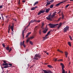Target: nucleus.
Returning <instances> with one entry per match:
<instances>
[{
    "mask_svg": "<svg viewBox=\"0 0 73 73\" xmlns=\"http://www.w3.org/2000/svg\"><path fill=\"white\" fill-rule=\"evenodd\" d=\"M60 65L62 66V73H68L67 71L65 72V70H64V68H65V67L64 66V64H63V63H61Z\"/></svg>",
    "mask_w": 73,
    "mask_h": 73,
    "instance_id": "1",
    "label": "nucleus"
},
{
    "mask_svg": "<svg viewBox=\"0 0 73 73\" xmlns=\"http://www.w3.org/2000/svg\"><path fill=\"white\" fill-rule=\"evenodd\" d=\"M58 25V24L54 25L51 24V23H50L49 24V25L50 26V28H53L56 27V26H57V25Z\"/></svg>",
    "mask_w": 73,
    "mask_h": 73,
    "instance_id": "2",
    "label": "nucleus"
},
{
    "mask_svg": "<svg viewBox=\"0 0 73 73\" xmlns=\"http://www.w3.org/2000/svg\"><path fill=\"white\" fill-rule=\"evenodd\" d=\"M54 17V15H52L51 16L50 15H49L48 17H46V19L48 20H52V19L53 18V17Z\"/></svg>",
    "mask_w": 73,
    "mask_h": 73,
    "instance_id": "3",
    "label": "nucleus"
},
{
    "mask_svg": "<svg viewBox=\"0 0 73 73\" xmlns=\"http://www.w3.org/2000/svg\"><path fill=\"white\" fill-rule=\"evenodd\" d=\"M69 26H66L64 28V32H66L67 31H69Z\"/></svg>",
    "mask_w": 73,
    "mask_h": 73,
    "instance_id": "4",
    "label": "nucleus"
},
{
    "mask_svg": "<svg viewBox=\"0 0 73 73\" xmlns=\"http://www.w3.org/2000/svg\"><path fill=\"white\" fill-rule=\"evenodd\" d=\"M43 72H44V73H53L52 71L49 70H44Z\"/></svg>",
    "mask_w": 73,
    "mask_h": 73,
    "instance_id": "5",
    "label": "nucleus"
},
{
    "mask_svg": "<svg viewBox=\"0 0 73 73\" xmlns=\"http://www.w3.org/2000/svg\"><path fill=\"white\" fill-rule=\"evenodd\" d=\"M44 12V11L41 10L38 13V15H40L41 14V13H43Z\"/></svg>",
    "mask_w": 73,
    "mask_h": 73,
    "instance_id": "6",
    "label": "nucleus"
},
{
    "mask_svg": "<svg viewBox=\"0 0 73 73\" xmlns=\"http://www.w3.org/2000/svg\"><path fill=\"white\" fill-rule=\"evenodd\" d=\"M46 13H48L49 11L50 10V8H48V9H46Z\"/></svg>",
    "mask_w": 73,
    "mask_h": 73,
    "instance_id": "7",
    "label": "nucleus"
},
{
    "mask_svg": "<svg viewBox=\"0 0 73 73\" xmlns=\"http://www.w3.org/2000/svg\"><path fill=\"white\" fill-rule=\"evenodd\" d=\"M35 56L37 57H38V58H41V55L39 54H36Z\"/></svg>",
    "mask_w": 73,
    "mask_h": 73,
    "instance_id": "8",
    "label": "nucleus"
},
{
    "mask_svg": "<svg viewBox=\"0 0 73 73\" xmlns=\"http://www.w3.org/2000/svg\"><path fill=\"white\" fill-rule=\"evenodd\" d=\"M61 25H62V23H60L58 25V27L57 28V29H59L60 28Z\"/></svg>",
    "mask_w": 73,
    "mask_h": 73,
    "instance_id": "9",
    "label": "nucleus"
},
{
    "mask_svg": "<svg viewBox=\"0 0 73 73\" xmlns=\"http://www.w3.org/2000/svg\"><path fill=\"white\" fill-rule=\"evenodd\" d=\"M47 31L48 29H46L43 30V32L44 33H46V32H47Z\"/></svg>",
    "mask_w": 73,
    "mask_h": 73,
    "instance_id": "10",
    "label": "nucleus"
},
{
    "mask_svg": "<svg viewBox=\"0 0 73 73\" xmlns=\"http://www.w3.org/2000/svg\"><path fill=\"white\" fill-rule=\"evenodd\" d=\"M14 27L13 25L12 26H11L10 27V29L11 30L12 32L13 31V27Z\"/></svg>",
    "mask_w": 73,
    "mask_h": 73,
    "instance_id": "11",
    "label": "nucleus"
},
{
    "mask_svg": "<svg viewBox=\"0 0 73 73\" xmlns=\"http://www.w3.org/2000/svg\"><path fill=\"white\" fill-rule=\"evenodd\" d=\"M65 54L66 56V58H67V57H68V53L66 52H65Z\"/></svg>",
    "mask_w": 73,
    "mask_h": 73,
    "instance_id": "12",
    "label": "nucleus"
},
{
    "mask_svg": "<svg viewBox=\"0 0 73 73\" xmlns=\"http://www.w3.org/2000/svg\"><path fill=\"white\" fill-rule=\"evenodd\" d=\"M8 65V64L6 63H3V66H7Z\"/></svg>",
    "mask_w": 73,
    "mask_h": 73,
    "instance_id": "13",
    "label": "nucleus"
},
{
    "mask_svg": "<svg viewBox=\"0 0 73 73\" xmlns=\"http://www.w3.org/2000/svg\"><path fill=\"white\" fill-rule=\"evenodd\" d=\"M37 8V6H36L35 7H32L31 9V10H32V11L35 10V9H36V8Z\"/></svg>",
    "mask_w": 73,
    "mask_h": 73,
    "instance_id": "14",
    "label": "nucleus"
},
{
    "mask_svg": "<svg viewBox=\"0 0 73 73\" xmlns=\"http://www.w3.org/2000/svg\"><path fill=\"white\" fill-rule=\"evenodd\" d=\"M50 4V2H47L46 4V7H47L48 5H49Z\"/></svg>",
    "mask_w": 73,
    "mask_h": 73,
    "instance_id": "15",
    "label": "nucleus"
},
{
    "mask_svg": "<svg viewBox=\"0 0 73 73\" xmlns=\"http://www.w3.org/2000/svg\"><path fill=\"white\" fill-rule=\"evenodd\" d=\"M50 31H49L47 33V35H46L45 37H46L47 36H48V35L50 34Z\"/></svg>",
    "mask_w": 73,
    "mask_h": 73,
    "instance_id": "16",
    "label": "nucleus"
},
{
    "mask_svg": "<svg viewBox=\"0 0 73 73\" xmlns=\"http://www.w3.org/2000/svg\"><path fill=\"white\" fill-rule=\"evenodd\" d=\"M47 66L48 67V68H52L53 67L52 66L50 65H48Z\"/></svg>",
    "mask_w": 73,
    "mask_h": 73,
    "instance_id": "17",
    "label": "nucleus"
},
{
    "mask_svg": "<svg viewBox=\"0 0 73 73\" xmlns=\"http://www.w3.org/2000/svg\"><path fill=\"white\" fill-rule=\"evenodd\" d=\"M36 22V20H32L30 21V23H34V22Z\"/></svg>",
    "mask_w": 73,
    "mask_h": 73,
    "instance_id": "18",
    "label": "nucleus"
},
{
    "mask_svg": "<svg viewBox=\"0 0 73 73\" xmlns=\"http://www.w3.org/2000/svg\"><path fill=\"white\" fill-rule=\"evenodd\" d=\"M34 58L35 60H38V58H37V57L36 56V55H35V56H34Z\"/></svg>",
    "mask_w": 73,
    "mask_h": 73,
    "instance_id": "19",
    "label": "nucleus"
},
{
    "mask_svg": "<svg viewBox=\"0 0 73 73\" xmlns=\"http://www.w3.org/2000/svg\"><path fill=\"white\" fill-rule=\"evenodd\" d=\"M8 67H10V66H6L4 67H3L4 68H8Z\"/></svg>",
    "mask_w": 73,
    "mask_h": 73,
    "instance_id": "20",
    "label": "nucleus"
},
{
    "mask_svg": "<svg viewBox=\"0 0 73 73\" xmlns=\"http://www.w3.org/2000/svg\"><path fill=\"white\" fill-rule=\"evenodd\" d=\"M61 15H62V19H64V14H63V13H61Z\"/></svg>",
    "mask_w": 73,
    "mask_h": 73,
    "instance_id": "21",
    "label": "nucleus"
},
{
    "mask_svg": "<svg viewBox=\"0 0 73 73\" xmlns=\"http://www.w3.org/2000/svg\"><path fill=\"white\" fill-rule=\"evenodd\" d=\"M38 1H37L36 2H35V3L34 5V6H35V5H36V4H38Z\"/></svg>",
    "mask_w": 73,
    "mask_h": 73,
    "instance_id": "22",
    "label": "nucleus"
},
{
    "mask_svg": "<svg viewBox=\"0 0 73 73\" xmlns=\"http://www.w3.org/2000/svg\"><path fill=\"white\" fill-rule=\"evenodd\" d=\"M24 31L23 30V32H22V35H23V38H24Z\"/></svg>",
    "mask_w": 73,
    "mask_h": 73,
    "instance_id": "23",
    "label": "nucleus"
},
{
    "mask_svg": "<svg viewBox=\"0 0 73 73\" xmlns=\"http://www.w3.org/2000/svg\"><path fill=\"white\" fill-rule=\"evenodd\" d=\"M5 48L7 50H9V47H5Z\"/></svg>",
    "mask_w": 73,
    "mask_h": 73,
    "instance_id": "24",
    "label": "nucleus"
},
{
    "mask_svg": "<svg viewBox=\"0 0 73 73\" xmlns=\"http://www.w3.org/2000/svg\"><path fill=\"white\" fill-rule=\"evenodd\" d=\"M68 44L70 46H71V43L70 42H68Z\"/></svg>",
    "mask_w": 73,
    "mask_h": 73,
    "instance_id": "25",
    "label": "nucleus"
},
{
    "mask_svg": "<svg viewBox=\"0 0 73 73\" xmlns=\"http://www.w3.org/2000/svg\"><path fill=\"white\" fill-rule=\"evenodd\" d=\"M25 41H23V46L25 48V44H24V42Z\"/></svg>",
    "mask_w": 73,
    "mask_h": 73,
    "instance_id": "26",
    "label": "nucleus"
},
{
    "mask_svg": "<svg viewBox=\"0 0 73 73\" xmlns=\"http://www.w3.org/2000/svg\"><path fill=\"white\" fill-rule=\"evenodd\" d=\"M53 5H50V8H52L53 7Z\"/></svg>",
    "mask_w": 73,
    "mask_h": 73,
    "instance_id": "27",
    "label": "nucleus"
},
{
    "mask_svg": "<svg viewBox=\"0 0 73 73\" xmlns=\"http://www.w3.org/2000/svg\"><path fill=\"white\" fill-rule=\"evenodd\" d=\"M57 50L58 52H60V53H63L62 51H60V50H59V49L58 50Z\"/></svg>",
    "mask_w": 73,
    "mask_h": 73,
    "instance_id": "28",
    "label": "nucleus"
},
{
    "mask_svg": "<svg viewBox=\"0 0 73 73\" xmlns=\"http://www.w3.org/2000/svg\"><path fill=\"white\" fill-rule=\"evenodd\" d=\"M29 40H30V38H29L28 39H27V42H28L29 41Z\"/></svg>",
    "mask_w": 73,
    "mask_h": 73,
    "instance_id": "29",
    "label": "nucleus"
},
{
    "mask_svg": "<svg viewBox=\"0 0 73 73\" xmlns=\"http://www.w3.org/2000/svg\"><path fill=\"white\" fill-rule=\"evenodd\" d=\"M69 38H70L71 40H72V37L71 36H69Z\"/></svg>",
    "mask_w": 73,
    "mask_h": 73,
    "instance_id": "30",
    "label": "nucleus"
},
{
    "mask_svg": "<svg viewBox=\"0 0 73 73\" xmlns=\"http://www.w3.org/2000/svg\"><path fill=\"white\" fill-rule=\"evenodd\" d=\"M56 12H55L54 13H53V15L54 16H55V15H56Z\"/></svg>",
    "mask_w": 73,
    "mask_h": 73,
    "instance_id": "31",
    "label": "nucleus"
},
{
    "mask_svg": "<svg viewBox=\"0 0 73 73\" xmlns=\"http://www.w3.org/2000/svg\"><path fill=\"white\" fill-rule=\"evenodd\" d=\"M20 45H23L24 46V44H23V43L21 42L20 43Z\"/></svg>",
    "mask_w": 73,
    "mask_h": 73,
    "instance_id": "32",
    "label": "nucleus"
},
{
    "mask_svg": "<svg viewBox=\"0 0 73 73\" xmlns=\"http://www.w3.org/2000/svg\"><path fill=\"white\" fill-rule=\"evenodd\" d=\"M69 4L67 5L65 7V8H67L68 7H69Z\"/></svg>",
    "mask_w": 73,
    "mask_h": 73,
    "instance_id": "33",
    "label": "nucleus"
},
{
    "mask_svg": "<svg viewBox=\"0 0 73 73\" xmlns=\"http://www.w3.org/2000/svg\"><path fill=\"white\" fill-rule=\"evenodd\" d=\"M12 50V48H10L9 50V52H11V51Z\"/></svg>",
    "mask_w": 73,
    "mask_h": 73,
    "instance_id": "34",
    "label": "nucleus"
},
{
    "mask_svg": "<svg viewBox=\"0 0 73 73\" xmlns=\"http://www.w3.org/2000/svg\"><path fill=\"white\" fill-rule=\"evenodd\" d=\"M57 58H55L53 60V61H57Z\"/></svg>",
    "mask_w": 73,
    "mask_h": 73,
    "instance_id": "35",
    "label": "nucleus"
},
{
    "mask_svg": "<svg viewBox=\"0 0 73 73\" xmlns=\"http://www.w3.org/2000/svg\"><path fill=\"white\" fill-rule=\"evenodd\" d=\"M60 5V3H58L57 4H56V6H58V5Z\"/></svg>",
    "mask_w": 73,
    "mask_h": 73,
    "instance_id": "36",
    "label": "nucleus"
},
{
    "mask_svg": "<svg viewBox=\"0 0 73 73\" xmlns=\"http://www.w3.org/2000/svg\"><path fill=\"white\" fill-rule=\"evenodd\" d=\"M37 28H38V27L36 26L34 30H37Z\"/></svg>",
    "mask_w": 73,
    "mask_h": 73,
    "instance_id": "37",
    "label": "nucleus"
},
{
    "mask_svg": "<svg viewBox=\"0 0 73 73\" xmlns=\"http://www.w3.org/2000/svg\"><path fill=\"white\" fill-rule=\"evenodd\" d=\"M39 33L40 35H41V30H40Z\"/></svg>",
    "mask_w": 73,
    "mask_h": 73,
    "instance_id": "38",
    "label": "nucleus"
},
{
    "mask_svg": "<svg viewBox=\"0 0 73 73\" xmlns=\"http://www.w3.org/2000/svg\"><path fill=\"white\" fill-rule=\"evenodd\" d=\"M58 61H63V60L62 59H60V60H58Z\"/></svg>",
    "mask_w": 73,
    "mask_h": 73,
    "instance_id": "39",
    "label": "nucleus"
},
{
    "mask_svg": "<svg viewBox=\"0 0 73 73\" xmlns=\"http://www.w3.org/2000/svg\"><path fill=\"white\" fill-rule=\"evenodd\" d=\"M34 38V36H31L30 38H29L30 39H31V38Z\"/></svg>",
    "mask_w": 73,
    "mask_h": 73,
    "instance_id": "40",
    "label": "nucleus"
},
{
    "mask_svg": "<svg viewBox=\"0 0 73 73\" xmlns=\"http://www.w3.org/2000/svg\"><path fill=\"white\" fill-rule=\"evenodd\" d=\"M30 34H31V32L27 34V35H28V36H29V35H30Z\"/></svg>",
    "mask_w": 73,
    "mask_h": 73,
    "instance_id": "41",
    "label": "nucleus"
},
{
    "mask_svg": "<svg viewBox=\"0 0 73 73\" xmlns=\"http://www.w3.org/2000/svg\"><path fill=\"white\" fill-rule=\"evenodd\" d=\"M61 17H60V18H59L58 19V21H60V19H61Z\"/></svg>",
    "mask_w": 73,
    "mask_h": 73,
    "instance_id": "42",
    "label": "nucleus"
},
{
    "mask_svg": "<svg viewBox=\"0 0 73 73\" xmlns=\"http://www.w3.org/2000/svg\"><path fill=\"white\" fill-rule=\"evenodd\" d=\"M30 43L31 44V45H33V43L31 41H30Z\"/></svg>",
    "mask_w": 73,
    "mask_h": 73,
    "instance_id": "43",
    "label": "nucleus"
},
{
    "mask_svg": "<svg viewBox=\"0 0 73 73\" xmlns=\"http://www.w3.org/2000/svg\"><path fill=\"white\" fill-rule=\"evenodd\" d=\"M8 65H10V66H12V64H8Z\"/></svg>",
    "mask_w": 73,
    "mask_h": 73,
    "instance_id": "44",
    "label": "nucleus"
},
{
    "mask_svg": "<svg viewBox=\"0 0 73 73\" xmlns=\"http://www.w3.org/2000/svg\"><path fill=\"white\" fill-rule=\"evenodd\" d=\"M36 23H37L38 22V23H40V21L39 20V21H37L36 20Z\"/></svg>",
    "mask_w": 73,
    "mask_h": 73,
    "instance_id": "45",
    "label": "nucleus"
},
{
    "mask_svg": "<svg viewBox=\"0 0 73 73\" xmlns=\"http://www.w3.org/2000/svg\"><path fill=\"white\" fill-rule=\"evenodd\" d=\"M2 45H3V47H5V45L4 44H2Z\"/></svg>",
    "mask_w": 73,
    "mask_h": 73,
    "instance_id": "46",
    "label": "nucleus"
},
{
    "mask_svg": "<svg viewBox=\"0 0 73 73\" xmlns=\"http://www.w3.org/2000/svg\"><path fill=\"white\" fill-rule=\"evenodd\" d=\"M3 62L4 63V64H5V63H6V61H3Z\"/></svg>",
    "mask_w": 73,
    "mask_h": 73,
    "instance_id": "47",
    "label": "nucleus"
},
{
    "mask_svg": "<svg viewBox=\"0 0 73 73\" xmlns=\"http://www.w3.org/2000/svg\"><path fill=\"white\" fill-rule=\"evenodd\" d=\"M3 8V6H0V8Z\"/></svg>",
    "mask_w": 73,
    "mask_h": 73,
    "instance_id": "48",
    "label": "nucleus"
},
{
    "mask_svg": "<svg viewBox=\"0 0 73 73\" xmlns=\"http://www.w3.org/2000/svg\"><path fill=\"white\" fill-rule=\"evenodd\" d=\"M53 1H50V2H52V3Z\"/></svg>",
    "mask_w": 73,
    "mask_h": 73,
    "instance_id": "49",
    "label": "nucleus"
},
{
    "mask_svg": "<svg viewBox=\"0 0 73 73\" xmlns=\"http://www.w3.org/2000/svg\"><path fill=\"white\" fill-rule=\"evenodd\" d=\"M2 19H3L4 20V17H3V15H2Z\"/></svg>",
    "mask_w": 73,
    "mask_h": 73,
    "instance_id": "50",
    "label": "nucleus"
},
{
    "mask_svg": "<svg viewBox=\"0 0 73 73\" xmlns=\"http://www.w3.org/2000/svg\"><path fill=\"white\" fill-rule=\"evenodd\" d=\"M13 20L15 21H16V19H13Z\"/></svg>",
    "mask_w": 73,
    "mask_h": 73,
    "instance_id": "51",
    "label": "nucleus"
},
{
    "mask_svg": "<svg viewBox=\"0 0 73 73\" xmlns=\"http://www.w3.org/2000/svg\"><path fill=\"white\" fill-rule=\"evenodd\" d=\"M22 2L23 3H25V1H23Z\"/></svg>",
    "mask_w": 73,
    "mask_h": 73,
    "instance_id": "52",
    "label": "nucleus"
},
{
    "mask_svg": "<svg viewBox=\"0 0 73 73\" xmlns=\"http://www.w3.org/2000/svg\"><path fill=\"white\" fill-rule=\"evenodd\" d=\"M44 23H42V27H43V26H44Z\"/></svg>",
    "mask_w": 73,
    "mask_h": 73,
    "instance_id": "53",
    "label": "nucleus"
},
{
    "mask_svg": "<svg viewBox=\"0 0 73 73\" xmlns=\"http://www.w3.org/2000/svg\"><path fill=\"white\" fill-rule=\"evenodd\" d=\"M28 36H29V35H26V37H28Z\"/></svg>",
    "mask_w": 73,
    "mask_h": 73,
    "instance_id": "54",
    "label": "nucleus"
},
{
    "mask_svg": "<svg viewBox=\"0 0 73 73\" xmlns=\"http://www.w3.org/2000/svg\"><path fill=\"white\" fill-rule=\"evenodd\" d=\"M11 35H13V32L11 33Z\"/></svg>",
    "mask_w": 73,
    "mask_h": 73,
    "instance_id": "55",
    "label": "nucleus"
},
{
    "mask_svg": "<svg viewBox=\"0 0 73 73\" xmlns=\"http://www.w3.org/2000/svg\"><path fill=\"white\" fill-rule=\"evenodd\" d=\"M25 30H26V28H25L24 29V30H23V31H25Z\"/></svg>",
    "mask_w": 73,
    "mask_h": 73,
    "instance_id": "56",
    "label": "nucleus"
},
{
    "mask_svg": "<svg viewBox=\"0 0 73 73\" xmlns=\"http://www.w3.org/2000/svg\"><path fill=\"white\" fill-rule=\"evenodd\" d=\"M31 22H30L29 23V25H30V24H31Z\"/></svg>",
    "mask_w": 73,
    "mask_h": 73,
    "instance_id": "57",
    "label": "nucleus"
},
{
    "mask_svg": "<svg viewBox=\"0 0 73 73\" xmlns=\"http://www.w3.org/2000/svg\"><path fill=\"white\" fill-rule=\"evenodd\" d=\"M1 68H2V70H3V67H1Z\"/></svg>",
    "mask_w": 73,
    "mask_h": 73,
    "instance_id": "58",
    "label": "nucleus"
},
{
    "mask_svg": "<svg viewBox=\"0 0 73 73\" xmlns=\"http://www.w3.org/2000/svg\"><path fill=\"white\" fill-rule=\"evenodd\" d=\"M46 54H47V55H48V54H49V53H46Z\"/></svg>",
    "mask_w": 73,
    "mask_h": 73,
    "instance_id": "59",
    "label": "nucleus"
},
{
    "mask_svg": "<svg viewBox=\"0 0 73 73\" xmlns=\"http://www.w3.org/2000/svg\"><path fill=\"white\" fill-rule=\"evenodd\" d=\"M68 73H70V71H68Z\"/></svg>",
    "mask_w": 73,
    "mask_h": 73,
    "instance_id": "60",
    "label": "nucleus"
},
{
    "mask_svg": "<svg viewBox=\"0 0 73 73\" xmlns=\"http://www.w3.org/2000/svg\"><path fill=\"white\" fill-rule=\"evenodd\" d=\"M10 31V28L9 29L8 31Z\"/></svg>",
    "mask_w": 73,
    "mask_h": 73,
    "instance_id": "61",
    "label": "nucleus"
},
{
    "mask_svg": "<svg viewBox=\"0 0 73 73\" xmlns=\"http://www.w3.org/2000/svg\"><path fill=\"white\" fill-rule=\"evenodd\" d=\"M28 26H29H29H30V25H29H29H28Z\"/></svg>",
    "mask_w": 73,
    "mask_h": 73,
    "instance_id": "62",
    "label": "nucleus"
},
{
    "mask_svg": "<svg viewBox=\"0 0 73 73\" xmlns=\"http://www.w3.org/2000/svg\"><path fill=\"white\" fill-rule=\"evenodd\" d=\"M28 27H29V26H27L26 27H27V28H28Z\"/></svg>",
    "mask_w": 73,
    "mask_h": 73,
    "instance_id": "63",
    "label": "nucleus"
},
{
    "mask_svg": "<svg viewBox=\"0 0 73 73\" xmlns=\"http://www.w3.org/2000/svg\"><path fill=\"white\" fill-rule=\"evenodd\" d=\"M45 38H46L44 37V39H45Z\"/></svg>",
    "mask_w": 73,
    "mask_h": 73,
    "instance_id": "64",
    "label": "nucleus"
}]
</instances>
